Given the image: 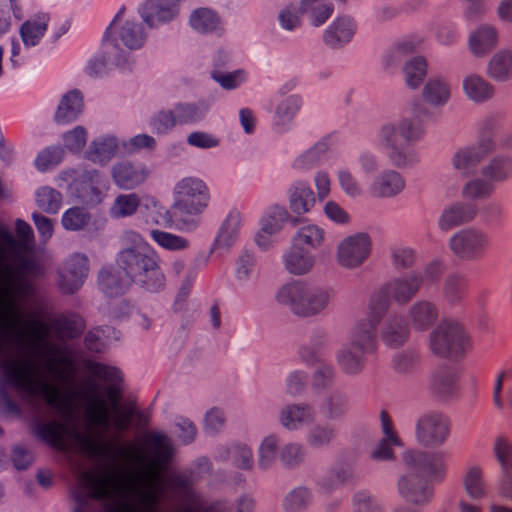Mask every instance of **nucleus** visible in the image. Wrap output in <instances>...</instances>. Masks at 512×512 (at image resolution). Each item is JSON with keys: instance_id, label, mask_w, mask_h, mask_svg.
Instances as JSON below:
<instances>
[{"instance_id": "nucleus-1", "label": "nucleus", "mask_w": 512, "mask_h": 512, "mask_svg": "<svg viewBox=\"0 0 512 512\" xmlns=\"http://www.w3.org/2000/svg\"><path fill=\"white\" fill-rule=\"evenodd\" d=\"M405 464L416 472L409 473L399 482L401 494L416 504L425 503L431 497V490L424 478L440 481L446 474V463L440 452L426 453L409 451L404 456Z\"/></svg>"}, {"instance_id": "nucleus-2", "label": "nucleus", "mask_w": 512, "mask_h": 512, "mask_svg": "<svg viewBox=\"0 0 512 512\" xmlns=\"http://www.w3.org/2000/svg\"><path fill=\"white\" fill-rule=\"evenodd\" d=\"M0 368L7 381L16 389L30 396H43L47 405L62 410L68 405V399L57 385L34 377V365L27 359L12 360L0 358Z\"/></svg>"}, {"instance_id": "nucleus-3", "label": "nucleus", "mask_w": 512, "mask_h": 512, "mask_svg": "<svg viewBox=\"0 0 512 512\" xmlns=\"http://www.w3.org/2000/svg\"><path fill=\"white\" fill-rule=\"evenodd\" d=\"M117 264L130 282H134L148 291L157 292L165 285V275L160 267V258L148 244L123 249L118 254Z\"/></svg>"}, {"instance_id": "nucleus-4", "label": "nucleus", "mask_w": 512, "mask_h": 512, "mask_svg": "<svg viewBox=\"0 0 512 512\" xmlns=\"http://www.w3.org/2000/svg\"><path fill=\"white\" fill-rule=\"evenodd\" d=\"M385 308L386 304L382 302L374 321L361 320L352 329L348 348L342 350L338 356L339 364L346 373L359 372L363 367L364 355L374 351L376 327L383 317Z\"/></svg>"}, {"instance_id": "nucleus-5", "label": "nucleus", "mask_w": 512, "mask_h": 512, "mask_svg": "<svg viewBox=\"0 0 512 512\" xmlns=\"http://www.w3.org/2000/svg\"><path fill=\"white\" fill-rule=\"evenodd\" d=\"M78 481L88 493L87 495L74 494L76 506L73 512H96L95 506L90 500L109 499L118 488L117 473L108 467L82 471L78 476Z\"/></svg>"}, {"instance_id": "nucleus-6", "label": "nucleus", "mask_w": 512, "mask_h": 512, "mask_svg": "<svg viewBox=\"0 0 512 512\" xmlns=\"http://www.w3.org/2000/svg\"><path fill=\"white\" fill-rule=\"evenodd\" d=\"M174 195L173 214L184 223H188L190 217L203 213L210 201L208 186L196 177L181 179L175 186Z\"/></svg>"}, {"instance_id": "nucleus-7", "label": "nucleus", "mask_w": 512, "mask_h": 512, "mask_svg": "<svg viewBox=\"0 0 512 512\" xmlns=\"http://www.w3.org/2000/svg\"><path fill=\"white\" fill-rule=\"evenodd\" d=\"M280 303L287 305L300 316H313L322 311L329 302L328 292L315 289L296 281L284 285L277 294Z\"/></svg>"}, {"instance_id": "nucleus-8", "label": "nucleus", "mask_w": 512, "mask_h": 512, "mask_svg": "<svg viewBox=\"0 0 512 512\" xmlns=\"http://www.w3.org/2000/svg\"><path fill=\"white\" fill-rule=\"evenodd\" d=\"M469 348V337L457 322L442 321L430 334V349L437 356L458 357Z\"/></svg>"}, {"instance_id": "nucleus-9", "label": "nucleus", "mask_w": 512, "mask_h": 512, "mask_svg": "<svg viewBox=\"0 0 512 512\" xmlns=\"http://www.w3.org/2000/svg\"><path fill=\"white\" fill-rule=\"evenodd\" d=\"M419 123L403 120L397 129L394 125H385L381 129V141L392 163L404 165L407 161V147L422 135Z\"/></svg>"}, {"instance_id": "nucleus-10", "label": "nucleus", "mask_w": 512, "mask_h": 512, "mask_svg": "<svg viewBox=\"0 0 512 512\" xmlns=\"http://www.w3.org/2000/svg\"><path fill=\"white\" fill-rule=\"evenodd\" d=\"M422 283V277L417 274H411L390 281L380 290L377 295L373 297L370 304V313L367 319L370 321L375 320L377 310H379L382 302L386 304L383 315L388 309L390 299L400 304L407 303L416 295Z\"/></svg>"}, {"instance_id": "nucleus-11", "label": "nucleus", "mask_w": 512, "mask_h": 512, "mask_svg": "<svg viewBox=\"0 0 512 512\" xmlns=\"http://www.w3.org/2000/svg\"><path fill=\"white\" fill-rule=\"evenodd\" d=\"M498 127V119L488 117L483 120L480 127V140L476 147L459 149L453 159L455 169L467 175L471 169L490 153L494 147L492 135Z\"/></svg>"}, {"instance_id": "nucleus-12", "label": "nucleus", "mask_w": 512, "mask_h": 512, "mask_svg": "<svg viewBox=\"0 0 512 512\" xmlns=\"http://www.w3.org/2000/svg\"><path fill=\"white\" fill-rule=\"evenodd\" d=\"M0 327L9 331L20 321L15 295L21 291V283L15 282V270L11 265L4 264L0 268Z\"/></svg>"}, {"instance_id": "nucleus-13", "label": "nucleus", "mask_w": 512, "mask_h": 512, "mask_svg": "<svg viewBox=\"0 0 512 512\" xmlns=\"http://www.w3.org/2000/svg\"><path fill=\"white\" fill-rule=\"evenodd\" d=\"M489 235L479 229L467 228L454 234L449 247L459 259L475 261L482 259L490 248Z\"/></svg>"}, {"instance_id": "nucleus-14", "label": "nucleus", "mask_w": 512, "mask_h": 512, "mask_svg": "<svg viewBox=\"0 0 512 512\" xmlns=\"http://www.w3.org/2000/svg\"><path fill=\"white\" fill-rule=\"evenodd\" d=\"M77 440L84 452L95 457H110L112 454L127 461L144 464L146 457L136 446L118 447L112 442H101L91 436H77Z\"/></svg>"}, {"instance_id": "nucleus-15", "label": "nucleus", "mask_w": 512, "mask_h": 512, "mask_svg": "<svg viewBox=\"0 0 512 512\" xmlns=\"http://www.w3.org/2000/svg\"><path fill=\"white\" fill-rule=\"evenodd\" d=\"M450 434V423L438 413L422 416L416 425V437L426 447H438L445 443Z\"/></svg>"}, {"instance_id": "nucleus-16", "label": "nucleus", "mask_w": 512, "mask_h": 512, "mask_svg": "<svg viewBox=\"0 0 512 512\" xmlns=\"http://www.w3.org/2000/svg\"><path fill=\"white\" fill-rule=\"evenodd\" d=\"M371 246V239L365 233L345 238L338 246V263L347 268L360 266L369 257Z\"/></svg>"}, {"instance_id": "nucleus-17", "label": "nucleus", "mask_w": 512, "mask_h": 512, "mask_svg": "<svg viewBox=\"0 0 512 512\" xmlns=\"http://www.w3.org/2000/svg\"><path fill=\"white\" fill-rule=\"evenodd\" d=\"M86 370L94 377L108 383L105 393L110 401L112 409H116L122 398V393L117 384L121 381V373L114 367L107 366L95 361H88Z\"/></svg>"}, {"instance_id": "nucleus-18", "label": "nucleus", "mask_w": 512, "mask_h": 512, "mask_svg": "<svg viewBox=\"0 0 512 512\" xmlns=\"http://www.w3.org/2000/svg\"><path fill=\"white\" fill-rule=\"evenodd\" d=\"M89 260L83 254L73 255L65 264L60 287L63 292L72 294L77 291L88 275Z\"/></svg>"}, {"instance_id": "nucleus-19", "label": "nucleus", "mask_w": 512, "mask_h": 512, "mask_svg": "<svg viewBox=\"0 0 512 512\" xmlns=\"http://www.w3.org/2000/svg\"><path fill=\"white\" fill-rule=\"evenodd\" d=\"M178 2L179 0L147 1L142 7L143 20L151 28L171 21L178 14Z\"/></svg>"}, {"instance_id": "nucleus-20", "label": "nucleus", "mask_w": 512, "mask_h": 512, "mask_svg": "<svg viewBox=\"0 0 512 512\" xmlns=\"http://www.w3.org/2000/svg\"><path fill=\"white\" fill-rule=\"evenodd\" d=\"M149 440L153 447V457L145 467V474L152 482H155L164 466L169 462L172 451L168 439L164 435L153 434Z\"/></svg>"}, {"instance_id": "nucleus-21", "label": "nucleus", "mask_w": 512, "mask_h": 512, "mask_svg": "<svg viewBox=\"0 0 512 512\" xmlns=\"http://www.w3.org/2000/svg\"><path fill=\"white\" fill-rule=\"evenodd\" d=\"M148 176L146 167L129 162L120 163L112 169L113 180L122 189H133L144 183Z\"/></svg>"}, {"instance_id": "nucleus-22", "label": "nucleus", "mask_w": 512, "mask_h": 512, "mask_svg": "<svg viewBox=\"0 0 512 512\" xmlns=\"http://www.w3.org/2000/svg\"><path fill=\"white\" fill-rule=\"evenodd\" d=\"M99 387L96 382H90L85 392L88 400L87 413L92 423L108 427L110 425V411L106 401L99 396Z\"/></svg>"}, {"instance_id": "nucleus-23", "label": "nucleus", "mask_w": 512, "mask_h": 512, "mask_svg": "<svg viewBox=\"0 0 512 512\" xmlns=\"http://www.w3.org/2000/svg\"><path fill=\"white\" fill-rule=\"evenodd\" d=\"M36 435L50 447L67 451V427L59 421L39 422L35 425Z\"/></svg>"}, {"instance_id": "nucleus-24", "label": "nucleus", "mask_w": 512, "mask_h": 512, "mask_svg": "<svg viewBox=\"0 0 512 512\" xmlns=\"http://www.w3.org/2000/svg\"><path fill=\"white\" fill-rule=\"evenodd\" d=\"M438 318V308L429 301H418L408 312L409 325L418 331L429 329Z\"/></svg>"}, {"instance_id": "nucleus-25", "label": "nucleus", "mask_w": 512, "mask_h": 512, "mask_svg": "<svg viewBox=\"0 0 512 512\" xmlns=\"http://www.w3.org/2000/svg\"><path fill=\"white\" fill-rule=\"evenodd\" d=\"M21 324V320L14 328L9 331H5L0 327V330L4 333L5 336H11L15 334L16 339L19 343L24 342L25 337L28 339V344L32 349H38L40 343L46 340L49 335L48 326L42 321H30L27 322L24 326V331H18L17 328Z\"/></svg>"}, {"instance_id": "nucleus-26", "label": "nucleus", "mask_w": 512, "mask_h": 512, "mask_svg": "<svg viewBox=\"0 0 512 512\" xmlns=\"http://www.w3.org/2000/svg\"><path fill=\"white\" fill-rule=\"evenodd\" d=\"M382 431L384 438L378 447L372 452V458L387 460L393 457L392 446H401L402 442L394 430L393 422L387 411H381Z\"/></svg>"}, {"instance_id": "nucleus-27", "label": "nucleus", "mask_w": 512, "mask_h": 512, "mask_svg": "<svg viewBox=\"0 0 512 512\" xmlns=\"http://www.w3.org/2000/svg\"><path fill=\"white\" fill-rule=\"evenodd\" d=\"M486 73L497 82L512 79V50H501L495 53L487 64Z\"/></svg>"}, {"instance_id": "nucleus-28", "label": "nucleus", "mask_w": 512, "mask_h": 512, "mask_svg": "<svg viewBox=\"0 0 512 512\" xmlns=\"http://www.w3.org/2000/svg\"><path fill=\"white\" fill-rule=\"evenodd\" d=\"M83 109V98L78 91L65 94L55 113V121L65 124L74 121Z\"/></svg>"}, {"instance_id": "nucleus-29", "label": "nucleus", "mask_w": 512, "mask_h": 512, "mask_svg": "<svg viewBox=\"0 0 512 512\" xmlns=\"http://www.w3.org/2000/svg\"><path fill=\"white\" fill-rule=\"evenodd\" d=\"M498 35L494 27L482 26L469 39V47L476 56H484L497 44Z\"/></svg>"}, {"instance_id": "nucleus-30", "label": "nucleus", "mask_w": 512, "mask_h": 512, "mask_svg": "<svg viewBox=\"0 0 512 512\" xmlns=\"http://www.w3.org/2000/svg\"><path fill=\"white\" fill-rule=\"evenodd\" d=\"M103 56L96 57L90 61L87 72L90 76H101L106 72L107 62L119 64L123 59L120 49L111 41L103 43Z\"/></svg>"}, {"instance_id": "nucleus-31", "label": "nucleus", "mask_w": 512, "mask_h": 512, "mask_svg": "<svg viewBox=\"0 0 512 512\" xmlns=\"http://www.w3.org/2000/svg\"><path fill=\"white\" fill-rule=\"evenodd\" d=\"M475 215L476 209L474 206L454 205L444 210L439 220V227L442 230L447 231L455 226L472 220Z\"/></svg>"}, {"instance_id": "nucleus-32", "label": "nucleus", "mask_w": 512, "mask_h": 512, "mask_svg": "<svg viewBox=\"0 0 512 512\" xmlns=\"http://www.w3.org/2000/svg\"><path fill=\"white\" fill-rule=\"evenodd\" d=\"M463 486L467 495L475 500L482 499L488 494L484 473L479 466H472L466 470L463 478Z\"/></svg>"}, {"instance_id": "nucleus-33", "label": "nucleus", "mask_w": 512, "mask_h": 512, "mask_svg": "<svg viewBox=\"0 0 512 512\" xmlns=\"http://www.w3.org/2000/svg\"><path fill=\"white\" fill-rule=\"evenodd\" d=\"M465 94L475 102H484L494 94V87L479 75H469L463 80Z\"/></svg>"}, {"instance_id": "nucleus-34", "label": "nucleus", "mask_w": 512, "mask_h": 512, "mask_svg": "<svg viewBox=\"0 0 512 512\" xmlns=\"http://www.w3.org/2000/svg\"><path fill=\"white\" fill-rule=\"evenodd\" d=\"M354 30L355 26L351 19L339 17L325 32L324 41L326 44L336 47L339 44L348 42L353 36Z\"/></svg>"}, {"instance_id": "nucleus-35", "label": "nucleus", "mask_w": 512, "mask_h": 512, "mask_svg": "<svg viewBox=\"0 0 512 512\" xmlns=\"http://www.w3.org/2000/svg\"><path fill=\"white\" fill-rule=\"evenodd\" d=\"M190 24L200 33H212L222 30V23L217 13L208 8H199L190 16Z\"/></svg>"}, {"instance_id": "nucleus-36", "label": "nucleus", "mask_w": 512, "mask_h": 512, "mask_svg": "<svg viewBox=\"0 0 512 512\" xmlns=\"http://www.w3.org/2000/svg\"><path fill=\"white\" fill-rule=\"evenodd\" d=\"M313 264V257L302 247L293 243L290 252L285 258L287 270L292 274L301 275L309 272Z\"/></svg>"}, {"instance_id": "nucleus-37", "label": "nucleus", "mask_w": 512, "mask_h": 512, "mask_svg": "<svg viewBox=\"0 0 512 512\" xmlns=\"http://www.w3.org/2000/svg\"><path fill=\"white\" fill-rule=\"evenodd\" d=\"M49 18L46 15H39L32 20H28L21 25L20 35L26 46H35L44 36Z\"/></svg>"}, {"instance_id": "nucleus-38", "label": "nucleus", "mask_w": 512, "mask_h": 512, "mask_svg": "<svg viewBox=\"0 0 512 512\" xmlns=\"http://www.w3.org/2000/svg\"><path fill=\"white\" fill-rule=\"evenodd\" d=\"M99 285L103 293L108 297H116L125 292L130 281L120 279L118 272L109 268H103L98 276Z\"/></svg>"}, {"instance_id": "nucleus-39", "label": "nucleus", "mask_w": 512, "mask_h": 512, "mask_svg": "<svg viewBox=\"0 0 512 512\" xmlns=\"http://www.w3.org/2000/svg\"><path fill=\"white\" fill-rule=\"evenodd\" d=\"M457 388V374L450 368H440L436 370L432 376L431 389L432 391L445 397L451 395Z\"/></svg>"}, {"instance_id": "nucleus-40", "label": "nucleus", "mask_w": 512, "mask_h": 512, "mask_svg": "<svg viewBox=\"0 0 512 512\" xmlns=\"http://www.w3.org/2000/svg\"><path fill=\"white\" fill-rule=\"evenodd\" d=\"M404 188V180L394 171L382 175L375 181L372 187V194L377 197L394 196Z\"/></svg>"}, {"instance_id": "nucleus-41", "label": "nucleus", "mask_w": 512, "mask_h": 512, "mask_svg": "<svg viewBox=\"0 0 512 512\" xmlns=\"http://www.w3.org/2000/svg\"><path fill=\"white\" fill-rule=\"evenodd\" d=\"M315 204V196L307 183L298 182L290 196V208L294 213L304 214Z\"/></svg>"}, {"instance_id": "nucleus-42", "label": "nucleus", "mask_w": 512, "mask_h": 512, "mask_svg": "<svg viewBox=\"0 0 512 512\" xmlns=\"http://www.w3.org/2000/svg\"><path fill=\"white\" fill-rule=\"evenodd\" d=\"M333 6L321 0H301L299 12L310 14L312 24L316 27L324 24L333 13Z\"/></svg>"}, {"instance_id": "nucleus-43", "label": "nucleus", "mask_w": 512, "mask_h": 512, "mask_svg": "<svg viewBox=\"0 0 512 512\" xmlns=\"http://www.w3.org/2000/svg\"><path fill=\"white\" fill-rule=\"evenodd\" d=\"M409 330L400 317L389 320L382 331L383 341L391 347L402 345L408 338Z\"/></svg>"}, {"instance_id": "nucleus-44", "label": "nucleus", "mask_w": 512, "mask_h": 512, "mask_svg": "<svg viewBox=\"0 0 512 512\" xmlns=\"http://www.w3.org/2000/svg\"><path fill=\"white\" fill-rule=\"evenodd\" d=\"M493 454L499 463L502 473H512V441L504 435H499L493 442Z\"/></svg>"}, {"instance_id": "nucleus-45", "label": "nucleus", "mask_w": 512, "mask_h": 512, "mask_svg": "<svg viewBox=\"0 0 512 512\" xmlns=\"http://www.w3.org/2000/svg\"><path fill=\"white\" fill-rule=\"evenodd\" d=\"M312 411L309 406L291 405L286 407L281 413V423L288 429L297 428L305 422L312 419Z\"/></svg>"}, {"instance_id": "nucleus-46", "label": "nucleus", "mask_w": 512, "mask_h": 512, "mask_svg": "<svg viewBox=\"0 0 512 512\" xmlns=\"http://www.w3.org/2000/svg\"><path fill=\"white\" fill-rule=\"evenodd\" d=\"M118 38L129 49L140 48L145 40V35L138 23L126 21L118 31Z\"/></svg>"}, {"instance_id": "nucleus-47", "label": "nucleus", "mask_w": 512, "mask_h": 512, "mask_svg": "<svg viewBox=\"0 0 512 512\" xmlns=\"http://www.w3.org/2000/svg\"><path fill=\"white\" fill-rule=\"evenodd\" d=\"M443 291L449 303H460L467 295V281L459 275H451L446 279Z\"/></svg>"}, {"instance_id": "nucleus-48", "label": "nucleus", "mask_w": 512, "mask_h": 512, "mask_svg": "<svg viewBox=\"0 0 512 512\" xmlns=\"http://www.w3.org/2000/svg\"><path fill=\"white\" fill-rule=\"evenodd\" d=\"M151 238L163 249L169 251H181L189 247V241L179 235L154 229L150 232Z\"/></svg>"}, {"instance_id": "nucleus-49", "label": "nucleus", "mask_w": 512, "mask_h": 512, "mask_svg": "<svg viewBox=\"0 0 512 512\" xmlns=\"http://www.w3.org/2000/svg\"><path fill=\"white\" fill-rule=\"evenodd\" d=\"M139 205L140 198L137 194H121L116 197L110 211L116 218L128 217L135 214Z\"/></svg>"}, {"instance_id": "nucleus-50", "label": "nucleus", "mask_w": 512, "mask_h": 512, "mask_svg": "<svg viewBox=\"0 0 512 512\" xmlns=\"http://www.w3.org/2000/svg\"><path fill=\"white\" fill-rule=\"evenodd\" d=\"M174 116L172 109H161L155 112L149 119L152 132L156 135L168 134L176 126Z\"/></svg>"}, {"instance_id": "nucleus-51", "label": "nucleus", "mask_w": 512, "mask_h": 512, "mask_svg": "<svg viewBox=\"0 0 512 512\" xmlns=\"http://www.w3.org/2000/svg\"><path fill=\"white\" fill-rule=\"evenodd\" d=\"M423 96L432 104H444L450 97V88L442 80L431 79L424 87Z\"/></svg>"}, {"instance_id": "nucleus-52", "label": "nucleus", "mask_w": 512, "mask_h": 512, "mask_svg": "<svg viewBox=\"0 0 512 512\" xmlns=\"http://www.w3.org/2000/svg\"><path fill=\"white\" fill-rule=\"evenodd\" d=\"M176 125L196 123L204 118V113L193 103H177L173 109Z\"/></svg>"}, {"instance_id": "nucleus-53", "label": "nucleus", "mask_w": 512, "mask_h": 512, "mask_svg": "<svg viewBox=\"0 0 512 512\" xmlns=\"http://www.w3.org/2000/svg\"><path fill=\"white\" fill-rule=\"evenodd\" d=\"M406 83L411 88H417L423 81L427 72L424 58L416 57L409 61L404 68Z\"/></svg>"}, {"instance_id": "nucleus-54", "label": "nucleus", "mask_w": 512, "mask_h": 512, "mask_svg": "<svg viewBox=\"0 0 512 512\" xmlns=\"http://www.w3.org/2000/svg\"><path fill=\"white\" fill-rule=\"evenodd\" d=\"M36 202L43 211L57 213L61 206V194L53 188L42 187L37 192Z\"/></svg>"}, {"instance_id": "nucleus-55", "label": "nucleus", "mask_w": 512, "mask_h": 512, "mask_svg": "<svg viewBox=\"0 0 512 512\" xmlns=\"http://www.w3.org/2000/svg\"><path fill=\"white\" fill-rule=\"evenodd\" d=\"M90 221L89 213L82 207L68 209L62 217V225L66 230L77 231L83 229Z\"/></svg>"}, {"instance_id": "nucleus-56", "label": "nucleus", "mask_w": 512, "mask_h": 512, "mask_svg": "<svg viewBox=\"0 0 512 512\" xmlns=\"http://www.w3.org/2000/svg\"><path fill=\"white\" fill-rule=\"evenodd\" d=\"M323 240L324 231L316 225H308L299 230L293 243L300 247L307 245L314 248L321 245Z\"/></svg>"}, {"instance_id": "nucleus-57", "label": "nucleus", "mask_w": 512, "mask_h": 512, "mask_svg": "<svg viewBox=\"0 0 512 512\" xmlns=\"http://www.w3.org/2000/svg\"><path fill=\"white\" fill-rule=\"evenodd\" d=\"M483 173L494 181L504 180L512 174V158H494Z\"/></svg>"}, {"instance_id": "nucleus-58", "label": "nucleus", "mask_w": 512, "mask_h": 512, "mask_svg": "<svg viewBox=\"0 0 512 512\" xmlns=\"http://www.w3.org/2000/svg\"><path fill=\"white\" fill-rule=\"evenodd\" d=\"M64 156V150L59 146L48 147L43 150L36 158V167L45 171L51 167L58 165Z\"/></svg>"}, {"instance_id": "nucleus-59", "label": "nucleus", "mask_w": 512, "mask_h": 512, "mask_svg": "<svg viewBox=\"0 0 512 512\" xmlns=\"http://www.w3.org/2000/svg\"><path fill=\"white\" fill-rule=\"evenodd\" d=\"M65 147L71 152H79L85 146L87 141V132L82 126H77L73 130L64 134Z\"/></svg>"}, {"instance_id": "nucleus-60", "label": "nucleus", "mask_w": 512, "mask_h": 512, "mask_svg": "<svg viewBox=\"0 0 512 512\" xmlns=\"http://www.w3.org/2000/svg\"><path fill=\"white\" fill-rule=\"evenodd\" d=\"M187 143L193 147L210 149L217 147L220 144V140L214 134L203 131H195L188 135Z\"/></svg>"}, {"instance_id": "nucleus-61", "label": "nucleus", "mask_w": 512, "mask_h": 512, "mask_svg": "<svg viewBox=\"0 0 512 512\" xmlns=\"http://www.w3.org/2000/svg\"><path fill=\"white\" fill-rule=\"evenodd\" d=\"M301 102L298 96H289L281 101L276 110L279 121L284 123L298 112Z\"/></svg>"}, {"instance_id": "nucleus-62", "label": "nucleus", "mask_w": 512, "mask_h": 512, "mask_svg": "<svg viewBox=\"0 0 512 512\" xmlns=\"http://www.w3.org/2000/svg\"><path fill=\"white\" fill-rule=\"evenodd\" d=\"M241 222L242 219L241 214L239 212H230L222 225L220 237L225 239L226 241L232 239L239 232Z\"/></svg>"}, {"instance_id": "nucleus-63", "label": "nucleus", "mask_w": 512, "mask_h": 512, "mask_svg": "<svg viewBox=\"0 0 512 512\" xmlns=\"http://www.w3.org/2000/svg\"><path fill=\"white\" fill-rule=\"evenodd\" d=\"M113 410L115 411V416L112 421L114 428L118 431L128 429L134 417V409L132 407H117Z\"/></svg>"}, {"instance_id": "nucleus-64", "label": "nucleus", "mask_w": 512, "mask_h": 512, "mask_svg": "<svg viewBox=\"0 0 512 512\" xmlns=\"http://www.w3.org/2000/svg\"><path fill=\"white\" fill-rule=\"evenodd\" d=\"M277 441L274 437H267L260 447L259 464L266 468L271 464L276 455Z\"/></svg>"}]
</instances>
